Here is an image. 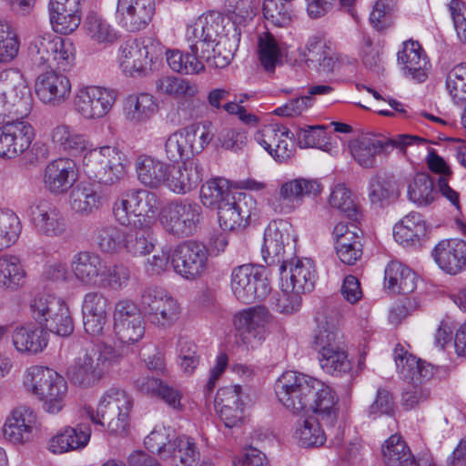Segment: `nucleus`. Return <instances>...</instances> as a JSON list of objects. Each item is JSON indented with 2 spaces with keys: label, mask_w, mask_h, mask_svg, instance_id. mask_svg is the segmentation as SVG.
I'll use <instances>...</instances> for the list:
<instances>
[{
  "label": "nucleus",
  "mask_w": 466,
  "mask_h": 466,
  "mask_svg": "<svg viewBox=\"0 0 466 466\" xmlns=\"http://www.w3.org/2000/svg\"><path fill=\"white\" fill-rule=\"evenodd\" d=\"M221 25L212 17H198L186 27L185 39L190 53L178 49L166 51L168 66L174 72L184 75H198L205 71L204 64L199 60L217 68L226 67L233 57H229L222 65L226 46L218 38V30Z\"/></svg>",
  "instance_id": "1"
},
{
  "label": "nucleus",
  "mask_w": 466,
  "mask_h": 466,
  "mask_svg": "<svg viewBox=\"0 0 466 466\" xmlns=\"http://www.w3.org/2000/svg\"><path fill=\"white\" fill-rule=\"evenodd\" d=\"M318 326L311 342L318 353V361L324 372L333 377H343L351 371L344 336L335 316L322 315L317 319Z\"/></svg>",
  "instance_id": "2"
},
{
  "label": "nucleus",
  "mask_w": 466,
  "mask_h": 466,
  "mask_svg": "<svg viewBox=\"0 0 466 466\" xmlns=\"http://www.w3.org/2000/svg\"><path fill=\"white\" fill-rule=\"evenodd\" d=\"M121 358V353L116 348L102 344L97 349L80 352L66 373L73 384L89 389L97 385Z\"/></svg>",
  "instance_id": "3"
},
{
  "label": "nucleus",
  "mask_w": 466,
  "mask_h": 466,
  "mask_svg": "<svg viewBox=\"0 0 466 466\" xmlns=\"http://www.w3.org/2000/svg\"><path fill=\"white\" fill-rule=\"evenodd\" d=\"M133 408L132 397L124 390L110 388L98 400L96 410L85 406L84 412L89 420L111 434L122 435L127 432Z\"/></svg>",
  "instance_id": "4"
},
{
  "label": "nucleus",
  "mask_w": 466,
  "mask_h": 466,
  "mask_svg": "<svg viewBox=\"0 0 466 466\" xmlns=\"http://www.w3.org/2000/svg\"><path fill=\"white\" fill-rule=\"evenodd\" d=\"M400 376L409 383L402 394V405L411 410L426 401L431 396L430 380L433 377V367L397 346L393 355Z\"/></svg>",
  "instance_id": "5"
},
{
  "label": "nucleus",
  "mask_w": 466,
  "mask_h": 466,
  "mask_svg": "<svg viewBox=\"0 0 466 466\" xmlns=\"http://www.w3.org/2000/svg\"><path fill=\"white\" fill-rule=\"evenodd\" d=\"M25 390L43 402V409L50 414H57L66 404L67 383L52 369L32 366L24 375Z\"/></svg>",
  "instance_id": "6"
},
{
  "label": "nucleus",
  "mask_w": 466,
  "mask_h": 466,
  "mask_svg": "<svg viewBox=\"0 0 466 466\" xmlns=\"http://www.w3.org/2000/svg\"><path fill=\"white\" fill-rule=\"evenodd\" d=\"M258 0H231L230 6L233 8L232 15L225 19L219 14L210 12L199 17H212L221 25L218 30V38L226 46L222 65L229 57H233L238 48L241 35L245 32L248 22L252 20L258 10Z\"/></svg>",
  "instance_id": "7"
},
{
  "label": "nucleus",
  "mask_w": 466,
  "mask_h": 466,
  "mask_svg": "<svg viewBox=\"0 0 466 466\" xmlns=\"http://www.w3.org/2000/svg\"><path fill=\"white\" fill-rule=\"evenodd\" d=\"M85 173L101 184L113 185L126 175L127 158L117 147H90L82 160Z\"/></svg>",
  "instance_id": "8"
},
{
  "label": "nucleus",
  "mask_w": 466,
  "mask_h": 466,
  "mask_svg": "<svg viewBox=\"0 0 466 466\" xmlns=\"http://www.w3.org/2000/svg\"><path fill=\"white\" fill-rule=\"evenodd\" d=\"M28 55L37 66L67 70L75 58L72 42L51 32H38L28 46Z\"/></svg>",
  "instance_id": "9"
},
{
  "label": "nucleus",
  "mask_w": 466,
  "mask_h": 466,
  "mask_svg": "<svg viewBox=\"0 0 466 466\" xmlns=\"http://www.w3.org/2000/svg\"><path fill=\"white\" fill-rule=\"evenodd\" d=\"M162 54L161 44L151 37L127 40L118 48L116 61L127 76H141L151 70L152 64Z\"/></svg>",
  "instance_id": "10"
},
{
  "label": "nucleus",
  "mask_w": 466,
  "mask_h": 466,
  "mask_svg": "<svg viewBox=\"0 0 466 466\" xmlns=\"http://www.w3.org/2000/svg\"><path fill=\"white\" fill-rule=\"evenodd\" d=\"M320 380L294 370L283 372L275 382V392L279 401L292 412L308 409L314 398L315 389Z\"/></svg>",
  "instance_id": "11"
},
{
  "label": "nucleus",
  "mask_w": 466,
  "mask_h": 466,
  "mask_svg": "<svg viewBox=\"0 0 466 466\" xmlns=\"http://www.w3.org/2000/svg\"><path fill=\"white\" fill-rule=\"evenodd\" d=\"M161 206L158 196L147 189H129L121 194L115 202L113 211L116 219L122 225H129L137 218L139 225H147L157 213Z\"/></svg>",
  "instance_id": "12"
},
{
  "label": "nucleus",
  "mask_w": 466,
  "mask_h": 466,
  "mask_svg": "<svg viewBox=\"0 0 466 466\" xmlns=\"http://www.w3.org/2000/svg\"><path fill=\"white\" fill-rule=\"evenodd\" d=\"M0 79V123L7 118L23 120L33 106L31 91L17 72H7Z\"/></svg>",
  "instance_id": "13"
},
{
  "label": "nucleus",
  "mask_w": 466,
  "mask_h": 466,
  "mask_svg": "<svg viewBox=\"0 0 466 466\" xmlns=\"http://www.w3.org/2000/svg\"><path fill=\"white\" fill-rule=\"evenodd\" d=\"M230 289L238 300L247 304L265 299L271 289L265 268L252 264H244L232 270Z\"/></svg>",
  "instance_id": "14"
},
{
  "label": "nucleus",
  "mask_w": 466,
  "mask_h": 466,
  "mask_svg": "<svg viewBox=\"0 0 466 466\" xmlns=\"http://www.w3.org/2000/svg\"><path fill=\"white\" fill-rule=\"evenodd\" d=\"M117 92L102 86H81L73 97L75 111L86 120H98L107 116L116 104Z\"/></svg>",
  "instance_id": "15"
},
{
  "label": "nucleus",
  "mask_w": 466,
  "mask_h": 466,
  "mask_svg": "<svg viewBox=\"0 0 466 466\" xmlns=\"http://www.w3.org/2000/svg\"><path fill=\"white\" fill-rule=\"evenodd\" d=\"M201 219V207L188 199L170 202L162 210L159 218L165 230L179 238L192 235L197 230Z\"/></svg>",
  "instance_id": "16"
},
{
  "label": "nucleus",
  "mask_w": 466,
  "mask_h": 466,
  "mask_svg": "<svg viewBox=\"0 0 466 466\" xmlns=\"http://www.w3.org/2000/svg\"><path fill=\"white\" fill-rule=\"evenodd\" d=\"M416 141L422 142L423 139L408 135L387 139L378 135L365 134L351 141L350 147L355 161L363 167L370 168L375 165L376 156L387 152L389 147H397L403 151L407 146L412 145Z\"/></svg>",
  "instance_id": "17"
},
{
  "label": "nucleus",
  "mask_w": 466,
  "mask_h": 466,
  "mask_svg": "<svg viewBox=\"0 0 466 466\" xmlns=\"http://www.w3.org/2000/svg\"><path fill=\"white\" fill-rule=\"evenodd\" d=\"M141 306L150 323L157 328L168 329L179 319L178 302L160 287L145 289L141 296Z\"/></svg>",
  "instance_id": "18"
},
{
  "label": "nucleus",
  "mask_w": 466,
  "mask_h": 466,
  "mask_svg": "<svg viewBox=\"0 0 466 466\" xmlns=\"http://www.w3.org/2000/svg\"><path fill=\"white\" fill-rule=\"evenodd\" d=\"M171 266L181 278L197 279L205 275L208 268V250L196 241L186 240L173 247Z\"/></svg>",
  "instance_id": "19"
},
{
  "label": "nucleus",
  "mask_w": 466,
  "mask_h": 466,
  "mask_svg": "<svg viewBox=\"0 0 466 466\" xmlns=\"http://www.w3.org/2000/svg\"><path fill=\"white\" fill-rule=\"evenodd\" d=\"M115 339L122 346L138 342L144 336L145 326L137 306L131 300L116 303L113 312Z\"/></svg>",
  "instance_id": "20"
},
{
  "label": "nucleus",
  "mask_w": 466,
  "mask_h": 466,
  "mask_svg": "<svg viewBox=\"0 0 466 466\" xmlns=\"http://www.w3.org/2000/svg\"><path fill=\"white\" fill-rule=\"evenodd\" d=\"M270 317V313L263 306L250 307L234 315L233 325L247 349H255L260 345Z\"/></svg>",
  "instance_id": "21"
},
{
  "label": "nucleus",
  "mask_w": 466,
  "mask_h": 466,
  "mask_svg": "<svg viewBox=\"0 0 466 466\" xmlns=\"http://www.w3.org/2000/svg\"><path fill=\"white\" fill-rule=\"evenodd\" d=\"M30 221L40 236L60 238L67 232L66 219L54 203L47 199L33 202L28 208Z\"/></svg>",
  "instance_id": "22"
},
{
  "label": "nucleus",
  "mask_w": 466,
  "mask_h": 466,
  "mask_svg": "<svg viewBox=\"0 0 466 466\" xmlns=\"http://www.w3.org/2000/svg\"><path fill=\"white\" fill-rule=\"evenodd\" d=\"M254 139L279 163H287L296 151L293 134L283 125H266L257 130Z\"/></svg>",
  "instance_id": "23"
},
{
  "label": "nucleus",
  "mask_w": 466,
  "mask_h": 466,
  "mask_svg": "<svg viewBox=\"0 0 466 466\" xmlns=\"http://www.w3.org/2000/svg\"><path fill=\"white\" fill-rule=\"evenodd\" d=\"M36 430V412L27 405H18L5 418L2 434L7 442L22 446L32 441Z\"/></svg>",
  "instance_id": "24"
},
{
  "label": "nucleus",
  "mask_w": 466,
  "mask_h": 466,
  "mask_svg": "<svg viewBox=\"0 0 466 466\" xmlns=\"http://www.w3.org/2000/svg\"><path fill=\"white\" fill-rule=\"evenodd\" d=\"M34 137V128L27 121H7L0 127V157L15 158L29 148Z\"/></svg>",
  "instance_id": "25"
},
{
  "label": "nucleus",
  "mask_w": 466,
  "mask_h": 466,
  "mask_svg": "<svg viewBox=\"0 0 466 466\" xmlns=\"http://www.w3.org/2000/svg\"><path fill=\"white\" fill-rule=\"evenodd\" d=\"M156 14L155 0H117L116 18L129 32L144 30Z\"/></svg>",
  "instance_id": "26"
},
{
  "label": "nucleus",
  "mask_w": 466,
  "mask_h": 466,
  "mask_svg": "<svg viewBox=\"0 0 466 466\" xmlns=\"http://www.w3.org/2000/svg\"><path fill=\"white\" fill-rule=\"evenodd\" d=\"M255 201L245 193H238L218 206V219L223 230L238 231L248 224Z\"/></svg>",
  "instance_id": "27"
},
{
  "label": "nucleus",
  "mask_w": 466,
  "mask_h": 466,
  "mask_svg": "<svg viewBox=\"0 0 466 466\" xmlns=\"http://www.w3.org/2000/svg\"><path fill=\"white\" fill-rule=\"evenodd\" d=\"M35 92L38 99L44 104L58 106L70 97L72 85L66 76L49 71L40 74L36 77Z\"/></svg>",
  "instance_id": "28"
},
{
  "label": "nucleus",
  "mask_w": 466,
  "mask_h": 466,
  "mask_svg": "<svg viewBox=\"0 0 466 466\" xmlns=\"http://www.w3.org/2000/svg\"><path fill=\"white\" fill-rule=\"evenodd\" d=\"M281 287L295 289L299 292L312 290L316 279L313 261L308 258H296L290 261H283L280 266Z\"/></svg>",
  "instance_id": "29"
},
{
  "label": "nucleus",
  "mask_w": 466,
  "mask_h": 466,
  "mask_svg": "<svg viewBox=\"0 0 466 466\" xmlns=\"http://www.w3.org/2000/svg\"><path fill=\"white\" fill-rule=\"evenodd\" d=\"M78 178L76 164L68 157H58L49 162L44 172L45 187L54 195H64Z\"/></svg>",
  "instance_id": "30"
},
{
  "label": "nucleus",
  "mask_w": 466,
  "mask_h": 466,
  "mask_svg": "<svg viewBox=\"0 0 466 466\" xmlns=\"http://www.w3.org/2000/svg\"><path fill=\"white\" fill-rule=\"evenodd\" d=\"M339 222L333 229L336 253L340 261L353 265L362 254V230L355 224Z\"/></svg>",
  "instance_id": "31"
},
{
  "label": "nucleus",
  "mask_w": 466,
  "mask_h": 466,
  "mask_svg": "<svg viewBox=\"0 0 466 466\" xmlns=\"http://www.w3.org/2000/svg\"><path fill=\"white\" fill-rule=\"evenodd\" d=\"M203 177L201 164L196 159L184 160L180 165H169L164 186L177 195L195 189Z\"/></svg>",
  "instance_id": "32"
},
{
  "label": "nucleus",
  "mask_w": 466,
  "mask_h": 466,
  "mask_svg": "<svg viewBox=\"0 0 466 466\" xmlns=\"http://www.w3.org/2000/svg\"><path fill=\"white\" fill-rule=\"evenodd\" d=\"M244 393L238 385L219 389L215 399V407L220 419L228 428L239 425L244 419Z\"/></svg>",
  "instance_id": "33"
},
{
  "label": "nucleus",
  "mask_w": 466,
  "mask_h": 466,
  "mask_svg": "<svg viewBox=\"0 0 466 466\" xmlns=\"http://www.w3.org/2000/svg\"><path fill=\"white\" fill-rule=\"evenodd\" d=\"M440 268L450 275L466 270V241L459 238L443 239L432 251Z\"/></svg>",
  "instance_id": "34"
},
{
  "label": "nucleus",
  "mask_w": 466,
  "mask_h": 466,
  "mask_svg": "<svg viewBox=\"0 0 466 466\" xmlns=\"http://www.w3.org/2000/svg\"><path fill=\"white\" fill-rule=\"evenodd\" d=\"M288 49V44L268 29L258 33V57L267 72L272 73L278 66L282 65V59L287 56Z\"/></svg>",
  "instance_id": "35"
},
{
  "label": "nucleus",
  "mask_w": 466,
  "mask_h": 466,
  "mask_svg": "<svg viewBox=\"0 0 466 466\" xmlns=\"http://www.w3.org/2000/svg\"><path fill=\"white\" fill-rule=\"evenodd\" d=\"M291 239L290 226L286 221H272L265 229L261 248L263 259L267 265L280 261L286 245Z\"/></svg>",
  "instance_id": "36"
},
{
  "label": "nucleus",
  "mask_w": 466,
  "mask_h": 466,
  "mask_svg": "<svg viewBox=\"0 0 466 466\" xmlns=\"http://www.w3.org/2000/svg\"><path fill=\"white\" fill-rule=\"evenodd\" d=\"M91 436L88 424H78L76 427H65L47 444V449L54 454H63L85 448Z\"/></svg>",
  "instance_id": "37"
},
{
  "label": "nucleus",
  "mask_w": 466,
  "mask_h": 466,
  "mask_svg": "<svg viewBox=\"0 0 466 466\" xmlns=\"http://www.w3.org/2000/svg\"><path fill=\"white\" fill-rule=\"evenodd\" d=\"M104 261L97 253L79 251L73 256L70 268L79 283L97 287Z\"/></svg>",
  "instance_id": "38"
},
{
  "label": "nucleus",
  "mask_w": 466,
  "mask_h": 466,
  "mask_svg": "<svg viewBox=\"0 0 466 466\" xmlns=\"http://www.w3.org/2000/svg\"><path fill=\"white\" fill-rule=\"evenodd\" d=\"M156 98L148 93L130 94L123 101L122 112L124 118L131 125L146 123L157 111Z\"/></svg>",
  "instance_id": "39"
},
{
  "label": "nucleus",
  "mask_w": 466,
  "mask_h": 466,
  "mask_svg": "<svg viewBox=\"0 0 466 466\" xmlns=\"http://www.w3.org/2000/svg\"><path fill=\"white\" fill-rule=\"evenodd\" d=\"M315 417L319 419L327 427H334L338 421L339 408L336 392L320 380V385L315 389L312 403L308 406Z\"/></svg>",
  "instance_id": "40"
},
{
  "label": "nucleus",
  "mask_w": 466,
  "mask_h": 466,
  "mask_svg": "<svg viewBox=\"0 0 466 466\" xmlns=\"http://www.w3.org/2000/svg\"><path fill=\"white\" fill-rule=\"evenodd\" d=\"M398 60L402 65L406 76L418 82H423L426 79L429 61L419 42L412 40L404 42L402 50L398 54Z\"/></svg>",
  "instance_id": "41"
},
{
  "label": "nucleus",
  "mask_w": 466,
  "mask_h": 466,
  "mask_svg": "<svg viewBox=\"0 0 466 466\" xmlns=\"http://www.w3.org/2000/svg\"><path fill=\"white\" fill-rule=\"evenodd\" d=\"M50 138L59 150L72 156L85 155L92 147L86 135L67 124L56 126L50 133Z\"/></svg>",
  "instance_id": "42"
},
{
  "label": "nucleus",
  "mask_w": 466,
  "mask_h": 466,
  "mask_svg": "<svg viewBox=\"0 0 466 466\" xmlns=\"http://www.w3.org/2000/svg\"><path fill=\"white\" fill-rule=\"evenodd\" d=\"M103 201V195L98 188L94 184L85 181L72 188L68 200L71 209L81 216H88L99 209Z\"/></svg>",
  "instance_id": "43"
},
{
  "label": "nucleus",
  "mask_w": 466,
  "mask_h": 466,
  "mask_svg": "<svg viewBox=\"0 0 466 466\" xmlns=\"http://www.w3.org/2000/svg\"><path fill=\"white\" fill-rule=\"evenodd\" d=\"M48 343V333L35 323H26L16 328L13 333V344L22 353L36 354L43 351Z\"/></svg>",
  "instance_id": "44"
},
{
  "label": "nucleus",
  "mask_w": 466,
  "mask_h": 466,
  "mask_svg": "<svg viewBox=\"0 0 466 466\" xmlns=\"http://www.w3.org/2000/svg\"><path fill=\"white\" fill-rule=\"evenodd\" d=\"M67 306L65 299L52 294H37L28 304L30 316L45 330L50 324V320L58 316Z\"/></svg>",
  "instance_id": "45"
},
{
  "label": "nucleus",
  "mask_w": 466,
  "mask_h": 466,
  "mask_svg": "<svg viewBox=\"0 0 466 466\" xmlns=\"http://www.w3.org/2000/svg\"><path fill=\"white\" fill-rule=\"evenodd\" d=\"M169 165L150 156H140L137 159L136 168L138 180L151 188L164 186Z\"/></svg>",
  "instance_id": "46"
},
{
  "label": "nucleus",
  "mask_w": 466,
  "mask_h": 466,
  "mask_svg": "<svg viewBox=\"0 0 466 466\" xmlns=\"http://www.w3.org/2000/svg\"><path fill=\"white\" fill-rule=\"evenodd\" d=\"M199 456L195 441L189 436L181 435L174 439L173 445L164 454L163 461L170 466H196Z\"/></svg>",
  "instance_id": "47"
},
{
  "label": "nucleus",
  "mask_w": 466,
  "mask_h": 466,
  "mask_svg": "<svg viewBox=\"0 0 466 466\" xmlns=\"http://www.w3.org/2000/svg\"><path fill=\"white\" fill-rule=\"evenodd\" d=\"M384 285L393 293L408 294L416 288V275L400 262L391 261L384 271Z\"/></svg>",
  "instance_id": "48"
},
{
  "label": "nucleus",
  "mask_w": 466,
  "mask_h": 466,
  "mask_svg": "<svg viewBox=\"0 0 466 466\" xmlns=\"http://www.w3.org/2000/svg\"><path fill=\"white\" fill-rule=\"evenodd\" d=\"M322 421L311 415L298 420L293 438L303 447H319L327 440V435L321 426Z\"/></svg>",
  "instance_id": "49"
},
{
  "label": "nucleus",
  "mask_w": 466,
  "mask_h": 466,
  "mask_svg": "<svg viewBox=\"0 0 466 466\" xmlns=\"http://www.w3.org/2000/svg\"><path fill=\"white\" fill-rule=\"evenodd\" d=\"M426 231L427 224L422 215L410 212L394 226L393 237L400 244L410 245L419 241Z\"/></svg>",
  "instance_id": "50"
},
{
  "label": "nucleus",
  "mask_w": 466,
  "mask_h": 466,
  "mask_svg": "<svg viewBox=\"0 0 466 466\" xmlns=\"http://www.w3.org/2000/svg\"><path fill=\"white\" fill-rule=\"evenodd\" d=\"M25 279V269L17 256L11 254L0 256V288L12 291L17 290L24 286Z\"/></svg>",
  "instance_id": "51"
},
{
  "label": "nucleus",
  "mask_w": 466,
  "mask_h": 466,
  "mask_svg": "<svg viewBox=\"0 0 466 466\" xmlns=\"http://www.w3.org/2000/svg\"><path fill=\"white\" fill-rule=\"evenodd\" d=\"M382 458L387 466H419L401 436L391 435L382 445Z\"/></svg>",
  "instance_id": "52"
},
{
  "label": "nucleus",
  "mask_w": 466,
  "mask_h": 466,
  "mask_svg": "<svg viewBox=\"0 0 466 466\" xmlns=\"http://www.w3.org/2000/svg\"><path fill=\"white\" fill-rule=\"evenodd\" d=\"M407 196L418 207H427L438 198L434 181L426 173H417L408 183Z\"/></svg>",
  "instance_id": "53"
},
{
  "label": "nucleus",
  "mask_w": 466,
  "mask_h": 466,
  "mask_svg": "<svg viewBox=\"0 0 466 466\" xmlns=\"http://www.w3.org/2000/svg\"><path fill=\"white\" fill-rule=\"evenodd\" d=\"M427 164L431 171L441 174L438 180V187L441 194L449 200L457 210H460L459 193L452 189L448 183V177L451 174L449 166L444 159L433 150L428 153Z\"/></svg>",
  "instance_id": "54"
},
{
  "label": "nucleus",
  "mask_w": 466,
  "mask_h": 466,
  "mask_svg": "<svg viewBox=\"0 0 466 466\" xmlns=\"http://www.w3.org/2000/svg\"><path fill=\"white\" fill-rule=\"evenodd\" d=\"M156 90L161 95L175 98H194L199 93V88L197 84L187 79L173 76H166L157 79Z\"/></svg>",
  "instance_id": "55"
},
{
  "label": "nucleus",
  "mask_w": 466,
  "mask_h": 466,
  "mask_svg": "<svg viewBox=\"0 0 466 466\" xmlns=\"http://www.w3.org/2000/svg\"><path fill=\"white\" fill-rule=\"evenodd\" d=\"M125 232L114 225H104L94 231V242L104 253H119L125 245Z\"/></svg>",
  "instance_id": "56"
},
{
  "label": "nucleus",
  "mask_w": 466,
  "mask_h": 466,
  "mask_svg": "<svg viewBox=\"0 0 466 466\" xmlns=\"http://www.w3.org/2000/svg\"><path fill=\"white\" fill-rule=\"evenodd\" d=\"M154 238L146 227L129 228L125 232L123 250L133 256H145L155 248Z\"/></svg>",
  "instance_id": "57"
},
{
  "label": "nucleus",
  "mask_w": 466,
  "mask_h": 466,
  "mask_svg": "<svg viewBox=\"0 0 466 466\" xmlns=\"http://www.w3.org/2000/svg\"><path fill=\"white\" fill-rule=\"evenodd\" d=\"M228 180L224 178H213L206 181L200 189V200L208 208H218L222 202L232 198Z\"/></svg>",
  "instance_id": "58"
},
{
  "label": "nucleus",
  "mask_w": 466,
  "mask_h": 466,
  "mask_svg": "<svg viewBox=\"0 0 466 466\" xmlns=\"http://www.w3.org/2000/svg\"><path fill=\"white\" fill-rule=\"evenodd\" d=\"M329 204L342 212L349 219L357 222L361 218L358 206L354 203L350 191L343 184L336 185L329 195Z\"/></svg>",
  "instance_id": "59"
},
{
  "label": "nucleus",
  "mask_w": 466,
  "mask_h": 466,
  "mask_svg": "<svg viewBox=\"0 0 466 466\" xmlns=\"http://www.w3.org/2000/svg\"><path fill=\"white\" fill-rule=\"evenodd\" d=\"M188 137L185 127L179 128L170 134L165 141L164 152L166 157L171 162L190 160L192 155Z\"/></svg>",
  "instance_id": "60"
},
{
  "label": "nucleus",
  "mask_w": 466,
  "mask_h": 466,
  "mask_svg": "<svg viewBox=\"0 0 466 466\" xmlns=\"http://www.w3.org/2000/svg\"><path fill=\"white\" fill-rule=\"evenodd\" d=\"M87 35L98 44H112L117 39L116 31L97 14H89L85 22Z\"/></svg>",
  "instance_id": "61"
},
{
  "label": "nucleus",
  "mask_w": 466,
  "mask_h": 466,
  "mask_svg": "<svg viewBox=\"0 0 466 466\" xmlns=\"http://www.w3.org/2000/svg\"><path fill=\"white\" fill-rule=\"evenodd\" d=\"M97 287L121 289L126 287L130 279V271L123 264H107L104 261Z\"/></svg>",
  "instance_id": "62"
},
{
  "label": "nucleus",
  "mask_w": 466,
  "mask_h": 466,
  "mask_svg": "<svg viewBox=\"0 0 466 466\" xmlns=\"http://www.w3.org/2000/svg\"><path fill=\"white\" fill-rule=\"evenodd\" d=\"M185 128L192 155L201 153L215 137L212 123L208 121L195 123Z\"/></svg>",
  "instance_id": "63"
},
{
  "label": "nucleus",
  "mask_w": 466,
  "mask_h": 466,
  "mask_svg": "<svg viewBox=\"0 0 466 466\" xmlns=\"http://www.w3.org/2000/svg\"><path fill=\"white\" fill-rule=\"evenodd\" d=\"M445 85L454 103H466V63L456 65L449 71Z\"/></svg>",
  "instance_id": "64"
}]
</instances>
